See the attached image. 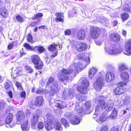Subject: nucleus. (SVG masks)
<instances>
[{
    "label": "nucleus",
    "instance_id": "4be33fe9",
    "mask_svg": "<svg viewBox=\"0 0 131 131\" xmlns=\"http://www.w3.org/2000/svg\"><path fill=\"white\" fill-rule=\"evenodd\" d=\"M98 69L94 67H92L89 70V77L91 79H92L95 75Z\"/></svg>",
    "mask_w": 131,
    "mask_h": 131
},
{
    "label": "nucleus",
    "instance_id": "37998d69",
    "mask_svg": "<svg viewBox=\"0 0 131 131\" xmlns=\"http://www.w3.org/2000/svg\"><path fill=\"white\" fill-rule=\"evenodd\" d=\"M55 81H54V79L53 78L50 77L48 81L47 82V86H49L52 83Z\"/></svg>",
    "mask_w": 131,
    "mask_h": 131
},
{
    "label": "nucleus",
    "instance_id": "3c124183",
    "mask_svg": "<svg viewBox=\"0 0 131 131\" xmlns=\"http://www.w3.org/2000/svg\"><path fill=\"white\" fill-rule=\"evenodd\" d=\"M15 85L18 89L20 90H22L23 88L20 83L18 82H16L15 83Z\"/></svg>",
    "mask_w": 131,
    "mask_h": 131
},
{
    "label": "nucleus",
    "instance_id": "4c0bfd02",
    "mask_svg": "<svg viewBox=\"0 0 131 131\" xmlns=\"http://www.w3.org/2000/svg\"><path fill=\"white\" fill-rule=\"evenodd\" d=\"M47 120L45 122L53 123V115L50 114H48L46 115Z\"/></svg>",
    "mask_w": 131,
    "mask_h": 131
},
{
    "label": "nucleus",
    "instance_id": "f3484780",
    "mask_svg": "<svg viewBox=\"0 0 131 131\" xmlns=\"http://www.w3.org/2000/svg\"><path fill=\"white\" fill-rule=\"evenodd\" d=\"M115 78V75L111 72H107L106 74L105 79L108 82H110L113 81Z\"/></svg>",
    "mask_w": 131,
    "mask_h": 131
},
{
    "label": "nucleus",
    "instance_id": "f257e3e1",
    "mask_svg": "<svg viewBox=\"0 0 131 131\" xmlns=\"http://www.w3.org/2000/svg\"><path fill=\"white\" fill-rule=\"evenodd\" d=\"M82 64L80 62L74 63L71 65L69 69H63L59 73L58 76V80L61 82L67 80L69 77L67 74L73 72L74 73H78L79 71H80L82 70Z\"/></svg>",
    "mask_w": 131,
    "mask_h": 131
},
{
    "label": "nucleus",
    "instance_id": "39448f33",
    "mask_svg": "<svg viewBox=\"0 0 131 131\" xmlns=\"http://www.w3.org/2000/svg\"><path fill=\"white\" fill-rule=\"evenodd\" d=\"M72 46L78 51H82L86 50L88 45L82 42H76L72 44Z\"/></svg>",
    "mask_w": 131,
    "mask_h": 131
},
{
    "label": "nucleus",
    "instance_id": "cd10ccee",
    "mask_svg": "<svg viewBox=\"0 0 131 131\" xmlns=\"http://www.w3.org/2000/svg\"><path fill=\"white\" fill-rule=\"evenodd\" d=\"M28 121L26 119L21 125V127L23 131H27L29 130V128L28 126Z\"/></svg>",
    "mask_w": 131,
    "mask_h": 131
},
{
    "label": "nucleus",
    "instance_id": "09e8293b",
    "mask_svg": "<svg viewBox=\"0 0 131 131\" xmlns=\"http://www.w3.org/2000/svg\"><path fill=\"white\" fill-rule=\"evenodd\" d=\"M16 19L17 21L21 23L23 22V20L22 17L20 15H17L16 16Z\"/></svg>",
    "mask_w": 131,
    "mask_h": 131
},
{
    "label": "nucleus",
    "instance_id": "864d4df0",
    "mask_svg": "<svg viewBox=\"0 0 131 131\" xmlns=\"http://www.w3.org/2000/svg\"><path fill=\"white\" fill-rule=\"evenodd\" d=\"M119 128L117 126H114L112 127L110 129V131H119Z\"/></svg>",
    "mask_w": 131,
    "mask_h": 131
},
{
    "label": "nucleus",
    "instance_id": "f8f14e48",
    "mask_svg": "<svg viewBox=\"0 0 131 131\" xmlns=\"http://www.w3.org/2000/svg\"><path fill=\"white\" fill-rule=\"evenodd\" d=\"M74 91L71 89H69L68 92L64 90L63 92V97L65 99L71 100L74 95Z\"/></svg>",
    "mask_w": 131,
    "mask_h": 131
},
{
    "label": "nucleus",
    "instance_id": "4d7b16f0",
    "mask_svg": "<svg viewBox=\"0 0 131 131\" xmlns=\"http://www.w3.org/2000/svg\"><path fill=\"white\" fill-rule=\"evenodd\" d=\"M65 115L66 117L68 118H69L70 119L71 118V117H72L73 116L71 115L70 112H67L65 114Z\"/></svg>",
    "mask_w": 131,
    "mask_h": 131
},
{
    "label": "nucleus",
    "instance_id": "8fccbe9b",
    "mask_svg": "<svg viewBox=\"0 0 131 131\" xmlns=\"http://www.w3.org/2000/svg\"><path fill=\"white\" fill-rule=\"evenodd\" d=\"M100 131H108V128L106 126H101L100 128Z\"/></svg>",
    "mask_w": 131,
    "mask_h": 131
},
{
    "label": "nucleus",
    "instance_id": "9b49d317",
    "mask_svg": "<svg viewBox=\"0 0 131 131\" xmlns=\"http://www.w3.org/2000/svg\"><path fill=\"white\" fill-rule=\"evenodd\" d=\"M122 102H121L119 104L121 107L122 106H128L131 104V98L128 95H125L123 99L122 100Z\"/></svg>",
    "mask_w": 131,
    "mask_h": 131
},
{
    "label": "nucleus",
    "instance_id": "5701e85b",
    "mask_svg": "<svg viewBox=\"0 0 131 131\" xmlns=\"http://www.w3.org/2000/svg\"><path fill=\"white\" fill-rule=\"evenodd\" d=\"M54 106L56 107L60 108H65L67 107V105L64 102L60 101H57L54 103Z\"/></svg>",
    "mask_w": 131,
    "mask_h": 131
},
{
    "label": "nucleus",
    "instance_id": "6e6d98bb",
    "mask_svg": "<svg viewBox=\"0 0 131 131\" xmlns=\"http://www.w3.org/2000/svg\"><path fill=\"white\" fill-rule=\"evenodd\" d=\"M4 87L6 89H9L10 87V85L8 83L6 82L4 84Z\"/></svg>",
    "mask_w": 131,
    "mask_h": 131
},
{
    "label": "nucleus",
    "instance_id": "20e7f679",
    "mask_svg": "<svg viewBox=\"0 0 131 131\" xmlns=\"http://www.w3.org/2000/svg\"><path fill=\"white\" fill-rule=\"evenodd\" d=\"M81 81V86H78L77 89L80 93L85 94L87 93L88 90V86L89 85V82L85 78H82Z\"/></svg>",
    "mask_w": 131,
    "mask_h": 131
},
{
    "label": "nucleus",
    "instance_id": "aec40b11",
    "mask_svg": "<svg viewBox=\"0 0 131 131\" xmlns=\"http://www.w3.org/2000/svg\"><path fill=\"white\" fill-rule=\"evenodd\" d=\"M125 92V89L122 87L118 86L114 90V92L116 95L122 94Z\"/></svg>",
    "mask_w": 131,
    "mask_h": 131
},
{
    "label": "nucleus",
    "instance_id": "c03bdc74",
    "mask_svg": "<svg viewBox=\"0 0 131 131\" xmlns=\"http://www.w3.org/2000/svg\"><path fill=\"white\" fill-rule=\"evenodd\" d=\"M43 16L42 13H39L35 15L32 17V18L34 19H36L42 17Z\"/></svg>",
    "mask_w": 131,
    "mask_h": 131
},
{
    "label": "nucleus",
    "instance_id": "f03ea898",
    "mask_svg": "<svg viewBox=\"0 0 131 131\" xmlns=\"http://www.w3.org/2000/svg\"><path fill=\"white\" fill-rule=\"evenodd\" d=\"M105 98L103 96H97L95 99V103H99V107L101 109H106L108 111L111 110L114 105L113 101L112 100H110L106 102L104 101Z\"/></svg>",
    "mask_w": 131,
    "mask_h": 131
},
{
    "label": "nucleus",
    "instance_id": "c756f323",
    "mask_svg": "<svg viewBox=\"0 0 131 131\" xmlns=\"http://www.w3.org/2000/svg\"><path fill=\"white\" fill-rule=\"evenodd\" d=\"M45 128L47 130L49 131L54 128V124L53 123L45 122Z\"/></svg>",
    "mask_w": 131,
    "mask_h": 131
},
{
    "label": "nucleus",
    "instance_id": "393cba45",
    "mask_svg": "<svg viewBox=\"0 0 131 131\" xmlns=\"http://www.w3.org/2000/svg\"><path fill=\"white\" fill-rule=\"evenodd\" d=\"M85 114H88L90 113L91 112V111L90 110L91 105L90 101H88L86 102L85 104Z\"/></svg>",
    "mask_w": 131,
    "mask_h": 131
},
{
    "label": "nucleus",
    "instance_id": "2f4dec72",
    "mask_svg": "<svg viewBox=\"0 0 131 131\" xmlns=\"http://www.w3.org/2000/svg\"><path fill=\"white\" fill-rule=\"evenodd\" d=\"M101 110V108L99 107V105H97L96 106L94 114L93 115V118H96L100 114V113Z\"/></svg>",
    "mask_w": 131,
    "mask_h": 131
},
{
    "label": "nucleus",
    "instance_id": "49530a36",
    "mask_svg": "<svg viewBox=\"0 0 131 131\" xmlns=\"http://www.w3.org/2000/svg\"><path fill=\"white\" fill-rule=\"evenodd\" d=\"M24 46L28 50H31L32 46H30L29 44L27 43H24Z\"/></svg>",
    "mask_w": 131,
    "mask_h": 131
},
{
    "label": "nucleus",
    "instance_id": "6ab92c4d",
    "mask_svg": "<svg viewBox=\"0 0 131 131\" xmlns=\"http://www.w3.org/2000/svg\"><path fill=\"white\" fill-rule=\"evenodd\" d=\"M25 117L24 114L22 111L18 112L17 117V123L19 124L24 119Z\"/></svg>",
    "mask_w": 131,
    "mask_h": 131
},
{
    "label": "nucleus",
    "instance_id": "0e129e2a",
    "mask_svg": "<svg viewBox=\"0 0 131 131\" xmlns=\"http://www.w3.org/2000/svg\"><path fill=\"white\" fill-rule=\"evenodd\" d=\"M13 44L10 43L9 44L7 47V48L8 49L11 50L13 48Z\"/></svg>",
    "mask_w": 131,
    "mask_h": 131
},
{
    "label": "nucleus",
    "instance_id": "a18cd8bd",
    "mask_svg": "<svg viewBox=\"0 0 131 131\" xmlns=\"http://www.w3.org/2000/svg\"><path fill=\"white\" fill-rule=\"evenodd\" d=\"M25 68L27 73H32L33 71V70L32 68L28 66H26L25 67Z\"/></svg>",
    "mask_w": 131,
    "mask_h": 131
},
{
    "label": "nucleus",
    "instance_id": "7c9ffc66",
    "mask_svg": "<svg viewBox=\"0 0 131 131\" xmlns=\"http://www.w3.org/2000/svg\"><path fill=\"white\" fill-rule=\"evenodd\" d=\"M75 110L77 113L85 114L84 113L85 110L83 109V107H80L79 105H76L75 107Z\"/></svg>",
    "mask_w": 131,
    "mask_h": 131
},
{
    "label": "nucleus",
    "instance_id": "423d86ee",
    "mask_svg": "<svg viewBox=\"0 0 131 131\" xmlns=\"http://www.w3.org/2000/svg\"><path fill=\"white\" fill-rule=\"evenodd\" d=\"M31 59L32 62L35 64V67L36 69L42 68L43 66V63L38 56L36 55L32 56Z\"/></svg>",
    "mask_w": 131,
    "mask_h": 131
},
{
    "label": "nucleus",
    "instance_id": "b1692460",
    "mask_svg": "<svg viewBox=\"0 0 131 131\" xmlns=\"http://www.w3.org/2000/svg\"><path fill=\"white\" fill-rule=\"evenodd\" d=\"M110 39L111 40L115 42H118L120 39L119 36L116 33H113L110 35Z\"/></svg>",
    "mask_w": 131,
    "mask_h": 131
},
{
    "label": "nucleus",
    "instance_id": "c9c22d12",
    "mask_svg": "<svg viewBox=\"0 0 131 131\" xmlns=\"http://www.w3.org/2000/svg\"><path fill=\"white\" fill-rule=\"evenodd\" d=\"M13 114L10 113L7 116L5 121V123L7 124H9L11 123L12 120Z\"/></svg>",
    "mask_w": 131,
    "mask_h": 131
},
{
    "label": "nucleus",
    "instance_id": "603ef678",
    "mask_svg": "<svg viewBox=\"0 0 131 131\" xmlns=\"http://www.w3.org/2000/svg\"><path fill=\"white\" fill-rule=\"evenodd\" d=\"M45 50L44 48L42 46H38V51L40 53L43 52Z\"/></svg>",
    "mask_w": 131,
    "mask_h": 131
},
{
    "label": "nucleus",
    "instance_id": "e2e57ef3",
    "mask_svg": "<svg viewBox=\"0 0 131 131\" xmlns=\"http://www.w3.org/2000/svg\"><path fill=\"white\" fill-rule=\"evenodd\" d=\"M20 95L21 97L25 98V97L26 93L25 91H23L20 93Z\"/></svg>",
    "mask_w": 131,
    "mask_h": 131
},
{
    "label": "nucleus",
    "instance_id": "9d476101",
    "mask_svg": "<svg viewBox=\"0 0 131 131\" xmlns=\"http://www.w3.org/2000/svg\"><path fill=\"white\" fill-rule=\"evenodd\" d=\"M58 46L57 45H56L54 43H53L48 47V49L49 50L51 51H54L53 54L50 56V58L51 59L54 58L56 56H57L58 54V49H57Z\"/></svg>",
    "mask_w": 131,
    "mask_h": 131
},
{
    "label": "nucleus",
    "instance_id": "ddd939ff",
    "mask_svg": "<svg viewBox=\"0 0 131 131\" xmlns=\"http://www.w3.org/2000/svg\"><path fill=\"white\" fill-rule=\"evenodd\" d=\"M90 54L89 53H86L85 54L84 53L80 54L78 56L79 59L81 60H83L86 62L87 64H89L90 62L89 57Z\"/></svg>",
    "mask_w": 131,
    "mask_h": 131
},
{
    "label": "nucleus",
    "instance_id": "5fc2aeb1",
    "mask_svg": "<svg viewBox=\"0 0 131 131\" xmlns=\"http://www.w3.org/2000/svg\"><path fill=\"white\" fill-rule=\"evenodd\" d=\"M76 13V12L75 11H74V10H73V12L69 11L68 12V15L69 17H73V14H74Z\"/></svg>",
    "mask_w": 131,
    "mask_h": 131
},
{
    "label": "nucleus",
    "instance_id": "72a5a7b5",
    "mask_svg": "<svg viewBox=\"0 0 131 131\" xmlns=\"http://www.w3.org/2000/svg\"><path fill=\"white\" fill-rule=\"evenodd\" d=\"M44 125L42 122H40L38 123L35 128V129L37 131H40L43 129Z\"/></svg>",
    "mask_w": 131,
    "mask_h": 131
},
{
    "label": "nucleus",
    "instance_id": "a211bd4d",
    "mask_svg": "<svg viewBox=\"0 0 131 131\" xmlns=\"http://www.w3.org/2000/svg\"><path fill=\"white\" fill-rule=\"evenodd\" d=\"M40 117V115L39 114H38L37 112L36 114L33 115L32 118L31 119V124L32 126H34L36 125Z\"/></svg>",
    "mask_w": 131,
    "mask_h": 131
},
{
    "label": "nucleus",
    "instance_id": "6e6552de",
    "mask_svg": "<svg viewBox=\"0 0 131 131\" xmlns=\"http://www.w3.org/2000/svg\"><path fill=\"white\" fill-rule=\"evenodd\" d=\"M101 32L100 29L97 27H92L90 29V34L91 37L96 39L99 37Z\"/></svg>",
    "mask_w": 131,
    "mask_h": 131
},
{
    "label": "nucleus",
    "instance_id": "473e14b6",
    "mask_svg": "<svg viewBox=\"0 0 131 131\" xmlns=\"http://www.w3.org/2000/svg\"><path fill=\"white\" fill-rule=\"evenodd\" d=\"M107 119L106 116L105 115L103 114L99 118L98 117L97 121L99 124H101L105 121Z\"/></svg>",
    "mask_w": 131,
    "mask_h": 131
},
{
    "label": "nucleus",
    "instance_id": "79ce46f5",
    "mask_svg": "<svg viewBox=\"0 0 131 131\" xmlns=\"http://www.w3.org/2000/svg\"><path fill=\"white\" fill-rule=\"evenodd\" d=\"M121 17L123 21H124L128 18L129 16L126 13H124L122 14Z\"/></svg>",
    "mask_w": 131,
    "mask_h": 131
},
{
    "label": "nucleus",
    "instance_id": "58836bf2",
    "mask_svg": "<svg viewBox=\"0 0 131 131\" xmlns=\"http://www.w3.org/2000/svg\"><path fill=\"white\" fill-rule=\"evenodd\" d=\"M86 97L84 95H81L78 94L77 96V99L80 102H82L84 100Z\"/></svg>",
    "mask_w": 131,
    "mask_h": 131
},
{
    "label": "nucleus",
    "instance_id": "0eeeda50",
    "mask_svg": "<svg viewBox=\"0 0 131 131\" xmlns=\"http://www.w3.org/2000/svg\"><path fill=\"white\" fill-rule=\"evenodd\" d=\"M104 77L102 76L99 77L97 79L94 84V88L96 90H101L104 86Z\"/></svg>",
    "mask_w": 131,
    "mask_h": 131
},
{
    "label": "nucleus",
    "instance_id": "13d9d810",
    "mask_svg": "<svg viewBox=\"0 0 131 131\" xmlns=\"http://www.w3.org/2000/svg\"><path fill=\"white\" fill-rule=\"evenodd\" d=\"M126 83H125V82H119L118 84V86L119 87H122L124 85H126Z\"/></svg>",
    "mask_w": 131,
    "mask_h": 131
},
{
    "label": "nucleus",
    "instance_id": "338daca9",
    "mask_svg": "<svg viewBox=\"0 0 131 131\" xmlns=\"http://www.w3.org/2000/svg\"><path fill=\"white\" fill-rule=\"evenodd\" d=\"M122 35L124 37H125L127 34L126 31L124 30H122Z\"/></svg>",
    "mask_w": 131,
    "mask_h": 131
},
{
    "label": "nucleus",
    "instance_id": "052dcab7",
    "mask_svg": "<svg viewBox=\"0 0 131 131\" xmlns=\"http://www.w3.org/2000/svg\"><path fill=\"white\" fill-rule=\"evenodd\" d=\"M64 32L65 35H70L71 33V31L69 29L66 30Z\"/></svg>",
    "mask_w": 131,
    "mask_h": 131
},
{
    "label": "nucleus",
    "instance_id": "412c9836",
    "mask_svg": "<svg viewBox=\"0 0 131 131\" xmlns=\"http://www.w3.org/2000/svg\"><path fill=\"white\" fill-rule=\"evenodd\" d=\"M43 100L41 96H38L36 98L34 103L35 105L37 106H41L43 103Z\"/></svg>",
    "mask_w": 131,
    "mask_h": 131
},
{
    "label": "nucleus",
    "instance_id": "de8ad7c7",
    "mask_svg": "<svg viewBox=\"0 0 131 131\" xmlns=\"http://www.w3.org/2000/svg\"><path fill=\"white\" fill-rule=\"evenodd\" d=\"M27 39L28 41L30 42L31 43L32 42V37L30 34H28L27 37Z\"/></svg>",
    "mask_w": 131,
    "mask_h": 131
},
{
    "label": "nucleus",
    "instance_id": "bf43d9fd",
    "mask_svg": "<svg viewBox=\"0 0 131 131\" xmlns=\"http://www.w3.org/2000/svg\"><path fill=\"white\" fill-rule=\"evenodd\" d=\"M38 46H36L35 47H32L31 50L34 51H37L38 50Z\"/></svg>",
    "mask_w": 131,
    "mask_h": 131
},
{
    "label": "nucleus",
    "instance_id": "a878e982",
    "mask_svg": "<svg viewBox=\"0 0 131 131\" xmlns=\"http://www.w3.org/2000/svg\"><path fill=\"white\" fill-rule=\"evenodd\" d=\"M57 17L56 18V20L57 21H60L62 22H64L63 14L61 13H57L56 14Z\"/></svg>",
    "mask_w": 131,
    "mask_h": 131
},
{
    "label": "nucleus",
    "instance_id": "dca6fc26",
    "mask_svg": "<svg viewBox=\"0 0 131 131\" xmlns=\"http://www.w3.org/2000/svg\"><path fill=\"white\" fill-rule=\"evenodd\" d=\"M81 118L76 115H73L70 119V123L73 124L77 125L79 124L81 121Z\"/></svg>",
    "mask_w": 131,
    "mask_h": 131
},
{
    "label": "nucleus",
    "instance_id": "680f3d73",
    "mask_svg": "<svg viewBox=\"0 0 131 131\" xmlns=\"http://www.w3.org/2000/svg\"><path fill=\"white\" fill-rule=\"evenodd\" d=\"M43 92V90L42 89H39L36 91V93L38 94H41Z\"/></svg>",
    "mask_w": 131,
    "mask_h": 131
},
{
    "label": "nucleus",
    "instance_id": "bb28decb",
    "mask_svg": "<svg viewBox=\"0 0 131 131\" xmlns=\"http://www.w3.org/2000/svg\"><path fill=\"white\" fill-rule=\"evenodd\" d=\"M77 36L79 40L84 39L85 36V31L82 30H79L77 33Z\"/></svg>",
    "mask_w": 131,
    "mask_h": 131
},
{
    "label": "nucleus",
    "instance_id": "ea45409f",
    "mask_svg": "<svg viewBox=\"0 0 131 131\" xmlns=\"http://www.w3.org/2000/svg\"><path fill=\"white\" fill-rule=\"evenodd\" d=\"M61 123L63 124L65 127L66 128L67 127H68L69 125V124L67 122L66 120L64 118H62L61 120Z\"/></svg>",
    "mask_w": 131,
    "mask_h": 131
},
{
    "label": "nucleus",
    "instance_id": "4468645a",
    "mask_svg": "<svg viewBox=\"0 0 131 131\" xmlns=\"http://www.w3.org/2000/svg\"><path fill=\"white\" fill-rule=\"evenodd\" d=\"M124 48L125 49L127 53H124V54L128 55L131 54V40H128L125 43Z\"/></svg>",
    "mask_w": 131,
    "mask_h": 131
},
{
    "label": "nucleus",
    "instance_id": "69168bd1",
    "mask_svg": "<svg viewBox=\"0 0 131 131\" xmlns=\"http://www.w3.org/2000/svg\"><path fill=\"white\" fill-rule=\"evenodd\" d=\"M129 109L128 108H126L125 110H123L122 111V112H123V114H125L127 112L129 111Z\"/></svg>",
    "mask_w": 131,
    "mask_h": 131
},
{
    "label": "nucleus",
    "instance_id": "7ed1b4c3",
    "mask_svg": "<svg viewBox=\"0 0 131 131\" xmlns=\"http://www.w3.org/2000/svg\"><path fill=\"white\" fill-rule=\"evenodd\" d=\"M104 49L105 51L110 54H117L121 53L123 51V48L121 46H116L114 45L106 44Z\"/></svg>",
    "mask_w": 131,
    "mask_h": 131
},
{
    "label": "nucleus",
    "instance_id": "c85d7f7f",
    "mask_svg": "<svg viewBox=\"0 0 131 131\" xmlns=\"http://www.w3.org/2000/svg\"><path fill=\"white\" fill-rule=\"evenodd\" d=\"M118 69L120 72H124V71L128 69V68L124 63H121L118 66Z\"/></svg>",
    "mask_w": 131,
    "mask_h": 131
},
{
    "label": "nucleus",
    "instance_id": "1a4fd4ad",
    "mask_svg": "<svg viewBox=\"0 0 131 131\" xmlns=\"http://www.w3.org/2000/svg\"><path fill=\"white\" fill-rule=\"evenodd\" d=\"M51 91L50 95H53L56 93L58 92L60 90V88L58 86V83L57 82H53L49 86Z\"/></svg>",
    "mask_w": 131,
    "mask_h": 131
},
{
    "label": "nucleus",
    "instance_id": "e433bc0d",
    "mask_svg": "<svg viewBox=\"0 0 131 131\" xmlns=\"http://www.w3.org/2000/svg\"><path fill=\"white\" fill-rule=\"evenodd\" d=\"M7 11L5 8H2L0 9V15L4 17H6Z\"/></svg>",
    "mask_w": 131,
    "mask_h": 131
},
{
    "label": "nucleus",
    "instance_id": "2eb2a0df",
    "mask_svg": "<svg viewBox=\"0 0 131 131\" xmlns=\"http://www.w3.org/2000/svg\"><path fill=\"white\" fill-rule=\"evenodd\" d=\"M120 76L123 81L125 83H127L129 81V75L126 71L120 72Z\"/></svg>",
    "mask_w": 131,
    "mask_h": 131
},
{
    "label": "nucleus",
    "instance_id": "f704fd0d",
    "mask_svg": "<svg viewBox=\"0 0 131 131\" xmlns=\"http://www.w3.org/2000/svg\"><path fill=\"white\" fill-rule=\"evenodd\" d=\"M54 128L56 130L58 131H62L63 130V128L60 123L56 122L54 124Z\"/></svg>",
    "mask_w": 131,
    "mask_h": 131
},
{
    "label": "nucleus",
    "instance_id": "a19ab883",
    "mask_svg": "<svg viewBox=\"0 0 131 131\" xmlns=\"http://www.w3.org/2000/svg\"><path fill=\"white\" fill-rule=\"evenodd\" d=\"M117 115V112L115 111H113L111 114L110 115V118L112 119H115L116 118Z\"/></svg>",
    "mask_w": 131,
    "mask_h": 131
},
{
    "label": "nucleus",
    "instance_id": "774afa93",
    "mask_svg": "<svg viewBox=\"0 0 131 131\" xmlns=\"http://www.w3.org/2000/svg\"><path fill=\"white\" fill-rule=\"evenodd\" d=\"M20 53L21 55V57L26 54V53L24 51V49L23 48H22L21 50L20 51Z\"/></svg>",
    "mask_w": 131,
    "mask_h": 131
}]
</instances>
